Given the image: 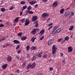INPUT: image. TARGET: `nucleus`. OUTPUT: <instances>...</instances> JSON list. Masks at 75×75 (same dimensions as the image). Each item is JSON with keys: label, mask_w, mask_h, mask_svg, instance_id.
I'll return each mask as SVG.
<instances>
[{"label": "nucleus", "mask_w": 75, "mask_h": 75, "mask_svg": "<svg viewBox=\"0 0 75 75\" xmlns=\"http://www.w3.org/2000/svg\"><path fill=\"white\" fill-rule=\"evenodd\" d=\"M56 46L55 45H54L52 47V54L53 55L55 54V52H56L57 50V48L55 47Z\"/></svg>", "instance_id": "1"}, {"label": "nucleus", "mask_w": 75, "mask_h": 75, "mask_svg": "<svg viewBox=\"0 0 75 75\" xmlns=\"http://www.w3.org/2000/svg\"><path fill=\"white\" fill-rule=\"evenodd\" d=\"M49 14L46 13H44L42 14V17L43 18H45V17H49Z\"/></svg>", "instance_id": "2"}, {"label": "nucleus", "mask_w": 75, "mask_h": 75, "mask_svg": "<svg viewBox=\"0 0 75 75\" xmlns=\"http://www.w3.org/2000/svg\"><path fill=\"white\" fill-rule=\"evenodd\" d=\"M38 18V17L36 16H34L32 18V20L33 22H34L35 21H36Z\"/></svg>", "instance_id": "3"}, {"label": "nucleus", "mask_w": 75, "mask_h": 75, "mask_svg": "<svg viewBox=\"0 0 75 75\" xmlns=\"http://www.w3.org/2000/svg\"><path fill=\"white\" fill-rule=\"evenodd\" d=\"M53 7H56L58 6V2L57 1H55L53 4Z\"/></svg>", "instance_id": "4"}, {"label": "nucleus", "mask_w": 75, "mask_h": 75, "mask_svg": "<svg viewBox=\"0 0 75 75\" xmlns=\"http://www.w3.org/2000/svg\"><path fill=\"white\" fill-rule=\"evenodd\" d=\"M74 15V13L73 12H71L70 13H69L68 15V16L69 18H70L71 17H72Z\"/></svg>", "instance_id": "5"}, {"label": "nucleus", "mask_w": 75, "mask_h": 75, "mask_svg": "<svg viewBox=\"0 0 75 75\" xmlns=\"http://www.w3.org/2000/svg\"><path fill=\"white\" fill-rule=\"evenodd\" d=\"M37 30L38 31L39 29L37 28L34 29L33 31H32V34H35V33L37 32Z\"/></svg>", "instance_id": "6"}, {"label": "nucleus", "mask_w": 75, "mask_h": 75, "mask_svg": "<svg viewBox=\"0 0 75 75\" xmlns=\"http://www.w3.org/2000/svg\"><path fill=\"white\" fill-rule=\"evenodd\" d=\"M12 59V57L11 56H8L7 57V61L8 62H10Z\"/></svg>", "instance_id": "7"}, {"label": "nucleus", "mask_w": 75, "mask_h": 75, "mask_svg": "<svg viewBox=\"0 0 75 75\" xmlns=\"http://www.w3.org/2000/svg\"><path fill=\"white\" fill-rule=\"evenodd\" d=\"M72 50H73V48L72 47L70 46L68 47V51L69 52H71L72 51Z\"/></svg>", "instance_id": "8"}, {"label": "nucleus", "mask_w": 75, "mask_h": 75, "mask_svg": "<svg viewBox=\"0 0 75 75\" xmlns=\"http://www.w3.org/2000/svg\"><path fill=\"white\" fill-rule=\"evenodd\" d=\"M26 12H27L26 13V14H28V13H29V14H33L34 13H33V12L32 11H31L30 10H27L26 11Z\"/></svg>", "instance_id": "9"}, {"label": "nucleus", "mask_w": 75, "mask_h": 75, "mask_svg": "<svg viewBox=\"0 0 75 75\" xmlns=\"http://www.w3.org/2000/svg\"><path fill=\"white\" fill-rule=\"evenodd\" d=\"M37 57V54L33 56L31 59L32 61H35Z\"/></svg>", "instance_id": "10"}, {"label": "nucleus", "mask_w": 75, "mask_h": 75, "mask_svg": "<svg viewBox=\"0 0 75 75\" xmlns=\"http://www.w3.org/2000/svg\"><path fill=\"white\" fill-rule=\"evenodd\" d=\"M35 65H36V64H35V62L33 63L32 64H31V68L32 69L35 68Z\"/></svg>", "instance_id": "11"}, {"label": "nucleus", "mask_w": 75, "mask_h": 75, "mask_svg": "<svg viewBox=\"0 0 75 75\" xmlns=\"http://www.w3.org/2000/svg\"><path fill=\"white\" fill-rule=\"evenodd\" d=\"M30 23V21L26 19L25 24V25H27Z\"/></svg>", "instance_id": "12"}, {"label": "nucleus", "mask_w": 75, "mask_h": 75, "mask_svg": "<svg viewBox=\"0 0 75 75\" xmlns=\"http://www.w3.org/2000/svg\"><path fill=\"white\" fill-rule=\"evenodd\" d=\"M7 66H8V64H4L2 67V69H6V68H7Z\"/></svg>", "instance_id": "13"}, {"label": "nucleus", "mask_w": 75, "mask_h": 75, "mask_svg": "<svg viewBox=\"0 0 75 75\" xmlns=\"http://www.w3.org/2000/svg\"><path fill=\"white\" fill-rule=\"evenodd\" d=\"M42 53L41 52L38 54L37 57H38V58H41V57H42Z\"/></svg>", "instance_id": "14"}, {"label": "nucleus", "mask_w": 75, "mask_h": 75, "mask_svg": "<svg viewBox=\"0 0 75 75\" xmlns=\"http://www.w3.org/2000/svg\"><path fill=\"white\" fill-rule=\"evenodd\" d=\"M37 3V1H34L29 2V4L31 5H33L35 3Z\"/></svg>", "instance_id": "15"}, {"label": "nucleus", "mask_w": 75, "mask_h": 75, "mask_svg": "<svg viewBox=\"0 0 75 75\" xmlns=\"http://www.w3.org/2000/svg\"><path fill=\"white\" fill-rule=\"evenodd\" d=\"M65 11V9L64 8H62L60 10V13L61 14H63V13Z\"/></svg>", "instance_id": "16"}, {"label": "nucleus", "mask_w": 75, "mask_h": 75, "mask_svg": "<svg viewBox=\"0 0 75 75\" xmlns=\"http://www.w3.org/2000/svg\"><path fill=\"white\" fill-rule=\"evenodd\" d=\"M14 44H19L20 43V41L18 40H15L13 41Z\"/></svg>", "instance_id": "17"}, {"label": "nucleus", "mask_w": 75, "mask_h": 75, "mask_svg": "<svg viewBox=\"0 0 75 75\" xmlns=\"http://www.w3.org/2000/svg\"><path fill=\"white\" fill-rule=\"evenodd\" d=\"M52 42V40L51 39L48 42L47 44L49 45H50Z\"/></svg>", "instance_id": "18"}, {"label": "nucleus", "mask_w": 75, "mask_h": 75, "mask_svg": "<svg viewBox=\"0 0 75 75\" xmlns=\"http://www.w3.org/2000/svg\"><path fill=\"white\" fill-rule=\"evenodd\" d=\"M27 38V37L24 36L22 37L21 38V39L22 41H24Z\"/></svg>", "instance_id": "19"}, {"label": "nucleus", "mask_w": 75, "mask_h": 75, "mask_svg": "<svg viewBox=\"0 0 75 75\" xmlns=\"http://www.w3.org/2000/svg\"><path fill=\"white\" fill-rule=\"evenodd\" d=\"M69 11L66 12L65 14V17H67L68 16V15H69Z\"/></svg>", "instance_id": "20"}, {"label": "nucleus", "mask_w": 75, "mask_h": 75, "mask_svg": "<svg viewBox=\"0 0 75 75\" xmlns=\"http://www.w3.org/2000/svg\"><path fill=\"white\" fill-rule=\"evenodd\" d=\"M35 27H38V21H35Z\"/></svg>", "instance_id": "21"}, {"label": "nucleus", "mask_w": 75, "mask_h": 75, "mask_svg": "<svg viewBox=\"0 0 75 75\" xmlns=\"http://www.w3.org/2000/svg\"><path fill=\"white\" fill-rule=\"evenodd\" d=\"M22 34L23 33H22V32H20V33H18L17 34V35L20 37H21V36H22Z\"/></svg>", "instance_id": "22"}, {"label": "nucleus", "mask_w": 75, "mask_h": 75, "mask_svg": "<svg viewBox=\"0 0 75 75\" xmlns=\"http://www.w3.org/2000/svg\"><path fill=\"white\" fill-rule=\"evenodd\" d=\"M47 57V55L45 54H44L42 56V58H46Z\"/></svg>", "instance_id": "23"}, {"label": "nucleus", "mask_w": 75, "mask_h": 75, "mask_svg": "<svg viewBox=\"0 0 75 75\" xmlns=\"http://www.w3.org/2000/svg\"><path fill=\"white\" fill-rule=\"evenodd\" d=\"M20 4H21L22 5H24V4H25V1H21L20 2Z\"/></svg>", "instance_id": "24"}, {"label": "nucleus", "mask_w": 75, "mask_h": 75, "mask_svg": "<svg viewBox=\"0 0 75 75\" xmlns=\"http://www.w3.org/2000/svg\"><path fill=\"white\" fill-rule=\"evenodd\" d=\"M73 28H74V26L72 25L69 28V30L70 31H72V30H73Z\"/></svg>", "instance_id": "25"}, {"label": "nucleus", "mask_w": 75, "mask_h": 75, "mask_svg": "<svg viewBox=\"0 0 75 75\" xmlns=\"http://www.w3.org/2000/svg\"><path fill=\"white\" fill-rule=\"evenodd\" d=\"M6 11V9L4 8H2L1 9V11L2 12H4Z\"/></svg>", "instance_id": "26"}, {"label": "nucleus", "mask_w": 75, "mask_h": 75, "mask_svg": "<svg viewBox=\"0 0 75 75\" xmlns=\"http://www.w3.org/2000/svg\"><path fill=\"white\" fill-rule=\"evenodd\" d=\"M19 20V19L18 18H16L15 20L14 21V22L17 23V22H18Z\"/></svg>", "instance_id": "27"}, {"label": "nucleus", "mask_w": 75, "mask_h": 75, "mask_svg": "<svg viewBox=\"0 0 75 75\" xmlns=\"http://www.w3.org/2000/svg\"><path fill=\"white\" fill-rule=\"evenodd\" d=\"M36 39V38H32L31 40L30 41H32L33 42H34V40Z\"/></svg>", "instance_id": "28"}, {"label": "nucleus", "mask_w": 75, "mask_h": 75, "mask_svg": "<svg viewBox=\"0 0 75 75\" xmlns=\"http://www.w3.org/2000/svg\"><path fill=\"white\" fill-rule=\"evenodd\" d=\"M30 68H31V64H29V65H27V68L28 69Z\"/></svg>", "instance_id": "29"}, {"label": "nucleus", "mask_w": 75, "mask_h": 75, "mask_svg": "<svg viewBox=\"0 0 75 75\" xmlns=\"http://www.w3.org/2000/svg\"><path fill=\"white\" fill-rule=\"evenodd\" d=\"M57 30L56 32L57 33H59V32H60V31H61V28H59L58 29H57V30Z\"/></svg>", "instance_id": "30"}, {"label": "nucleus", "mask_w": 75, "mask_h": 75, "mask_svg": "<svg viewBox=\"0 0 75 75\" xmlns=\"http://www.w3.org/2000/svg\"><path fill=\"white\" fill-rule=\"evenodd\" d=\"M31 49L32 50H34L36 49V47L34 46H32L31 47Z\"/></svg>", "instance_id": "31"}, {"label": "nucleus", "mask_w": 75, "mask_h": 75, "mask_svg": "<svg viewBox=\"0 0 75 75\" xmlns=\"http://www.w3.org/2000/svg\"><path fill=\"white\" fill-rule=\"evenodd\" d=\"M58 26H56L54 27V30H57V29H58Z\"/></svg>", "instance_id": "32"}, {"label": "nucleus", "mask_w": 75, "mask_h": 75, "mask_svg": "<svg viewBox=\"0 0 75 75\" xmlns=\"http://www.w3.org/2000/svg\"><path fill=\"white\" fill-rule=\"evenodd\" d=\"M57 33V30H53L52 32V34H55V33Z\"/></svg>", "instance_id": "33"}, {"label": "nucleus", "mask_w": 75, "mask_h": 75, "mask_svg": "<svg viewBox=\"0 0 75 75\" xmlns=\"http://www.w3.org/2000/svg\"><path fill=\"white\" fill-rule=\"evenodd\" d=\"M27 7V6L25 5V6H23V10H25L26 8Z\"/></svg>", "instance_id": "34"}, {"label": "nucleus", "mask_w": 75, "mask_h": 75, "mask_svg": "<svg viewBox=\"0 0 75 75\" xmlns=\"http://www.w3.org/2000/svg\"><path fill=\"white\" fill-rule=\"evenodd\" d=\"M44 30L42 29L41 30V31H40V33H41V34H42L41 35H42V33H43L44 32Z\"/></svg>", "instance_id": "35"}, {"label": "nucleus", "mask_w": 75, "mask_h": 75, "mask_svg": "<svg viewBox=\"0 0 75 75\" xmlns=\"http://www.w3.org/2000/svg\"><path fill=\"white\" fill-rule=\"evenodd\" d=\"M64 39L66 41H67L69 40V37L68 36H67Z\"/></svg>", "instance_id": "36"}, {"label": "nucleus", "mask_w": 75, "mask_h": 75, "mask_svg": "<svg viewBox=\"0 0 75 75\" xmlns=\"http://www.w3.org/2000/svg\"><path fill=\"white\" fill-rule=\"evenodd\" d=\"M26 51H29V50L30 49V46H28L26 47Z\"/></svg>", "instance_id": "37"}, {"label": "nucleus", "mask_w": 75, "mask_h": 75, "mask_svg": "<svg viewBox=\"0 0 75 75\" xmlns=\"http://www.w3.org/2000/svg\"><path fill=\"white\" fill-rule=\"evenodd\" d=\"M20 70H19V69H16V71L15 72L16 73H18V74H19L20 73Z\"/></svg>", "instance_id": "38"}, {"label": "nucleus", "mask_w": 75, "mask_h": 75, "mask_svg": "<svg viewBox=\"0 0 75 75\" xmlns=\"http://www.w3.org/2000/svg\"><path fill=\"white\" fill-rule=\"evenodd\" d=\"M27 9L28 10H30L31 9V6H29L28 8H27Z\"/></svg>", "instance_id": "39"}, {"label": "nucleus", "mask_w": 75, "mask_h": 75, "mask_svg": "<svg viewBox=\"0 0 75 75\" xmlns=\"http://www.w3.org/2000/svg\"><path fill=\"white\" fill-rule=\"evenodd\" d=\"M62 40V38H61L60 39H59L58 40V42H61V41Z\"/></svg>", "instance_id": "40"}, {"label": "nucleus", "mask_w": 75, "mask_h": 75, "mask_svg": "<svg viewBox=\"0 0 75 75\" xmlns=\"http://www.w3.org/2000/svg\"><path fill=\"white\" fill-rule=\"evenodd\" d=\"M25 67V63H24L22 64L23 68H24Z\"/></svg>", "instance_id": "41"}, {"label": "nucleus", "mask_w": 75, "mask_h": 75, "mask_svg": "<svg viewBox=\"0 0 75 75\" xmlns=\"http://www.w3.org/2000/svg\"><path fill=\"white\" fill-rule=\"evenodd\" d=\"M52 24H53V23L52 22L48 25V26L50 27L51 25H52Z\"/></svg>", "instance_id": "42"}, {"label": "nucleus", "mask_w": 75, "mask_h": 75, "mask_svg": "<svg viewBox=\"0 0 75 75\" xmlns=\"http://www.w3.org/2000/svg\"><path fill=\"white\" fill-rule=\"evenodd\" d=\"M20 45H17L16 46V50H17L18 49V48H20Z\"/></svg>", "instance_id": "43"}, {"label": "nucleus", "mask_w": 75, "mask_h": 75, "mask_svg": "<svg viewBox=\"0 0 75 75\" xmlns=\"http://www.w3.org/2000/svg\"><path fill=\"white\" fill-rule=\"evenodd\" d=\"M4 26V25L3 24H0V27H3Z\"/></svg>", "instance_id": "44"}, {"label": "nucleus", "mask_w": 75, "mask_h": 75, "mask_svg": "<svg viewBox=\"0 0 75 75\" xmlns=\"http://www.w3.org/2000/svg\"><path fill=\"white\" fill-rule=\"evenodd\" d=\"M5 39H6V37H3V38L1 40V41H4V40Z\"/></svg>", "instance_id": "45"}, {"label": "nucleus", "mask_w": 75, "mask_h": 75, "mask_svg": "<svg viewBox=\"0 0 75 75\" xmlns=\"http://www.w3.org/2000/svg\"><path fill=\"white\" fill-rule=\"evenodd\" d=\"M26 19L25 18H24L23 19L21 20V21L23 22H24L25 21Z\"/></svg>", "instance_id": "46"}, {"label": "nucleus", "mask_w": 75, "mask_h": 75, "mask_svg": "<svg viewBox=\"0 0 75 75\" xmlns=\"http://www.w3.org/2000/svg\"><path fill=\"white\" fill-rule=\"evenodd\" d=\"M13 8H14V7L13 6H11V7L9 8V10H12L13 9Z\"/></svg>", "instance_id": "47"}, {"label": "nucleus", "mask_w": 75, "mask_h": 75, "mask_svg": "<svg viewBox=\"0 0 75 75\" xmlns=\"http://www.w3.org/2000/svg\"><path fill=\"white\" fill-rule=\"evenodd\" d=\"M43 2H44V3H46V2H47L48 1V0H42Z\"/></svg>", "instance_id": "48"}, {"label": "nucleus", "mask_w": 75, "mask_h": 75, "mask_svg": "<svg viewBox=\"0 0 75 75\" xmlns=\"http://www.w3.org/2000/svg\"><path fill=\"white\" fill-rule=\"evenodd\" d=\"M21 52V50H19L18 51L17 53V54H20V52Z\"/></svg>", "instance_id": "49"}, {"label": "nucleus", "mask_w": 75, "mask_h": 75, "mask_svg": "<svg viewBox=\"0 0 75 75\" xmlns=\"http://www.w3.org/2000/svg\"><path fill=\"white\" fill-rule=\"evenodd\" d=\"M38 4H36L35 6V8H37L38 7Z\"/></svg>", "instance_id": "50"}, {"label": "nucleus", "mask_w": 75, "mask_h": 75, "mask_svg": "<svg viewBox=\"0 0 75 75\" xmlns=\"http://www.w3.org/2000/svg\"><path fill=\"white\" fill-rule=\"evenodd\" d=\"M30 54H27V58H30Z\"/></svg>", "instance_id": "51"}, {"label": "nucleus", "mask_w": 75, "mask_h": 75, "mask_svg": "<svg viewBox=\"0 0 75 75\" xmlns=\"http://www.w3.org/2000/svg\"><path fill=\"white\" fill-rule=\"evenodd\" d=\"M44 36H43L42 37H41L40 39V40H42L44 38Z\"/></svg>", "instance_id": "52"}, {"label": "nucleus", "mask_w": 75, "mask_h": 75, "mask_svg": "<svg viewBox=\"0 0 75 75\" xmlns=\"http://www.w3.org/2000/svg\"><path fill=\"white\" fill-rule=\"evenodd\" d=\"M50 71H52V70H53V68L52 67L50 68Z\"/></svg>", "instance_id": "53"}, {"label": "nucleus", "mask_w": 75, "mask_h": 75, "mask_svg": "<svg viewBox=\"0 0 75 75\" xmlns=\"http://www.w3.org/2000/svg\"><path fill=\"white\" fill-rule=\"evenodd\" d=\"M60 55L62 57H63V55H64V54H63V53H61Z\"/></svg>", "instance_id": "54"}, {"label": "nucleus", "mask_w": 75, "mask_h": 75, "mask_svg": "<svg viewBox=\"0 0 75 75\" xmlns=\"http://www.w3.org/2000/svg\"><path fill=\"white\" fill-rule=\"evenodd\" d=\"M16 58L18 59H20V57H18V56H16Z\"/></svg>", "instance_id": "55"}, {"label": "nucleus", "mask_w": 75, "mask_h": 75, "mask_svg": "<svg viewBox=\"0 0 75 75\" xmlns=\"http://www.w3.org/2000/svg\"><path fill=\"white\" fill-rule=\"evenodd\" d=\"M73 22H74L73 21H71L69 22V23H70V24H71V23H72Z\"/></svg>", "instance_id": "56"}, {"label": "nucleus", "mask_w": 75, "mask_h": 75, "mask_svg": "<svg viewBox=\"0 0 75 75\" xmlns=\"http://www.w3.org/2000/svg\"><path fill=\"white\" fill-rule=\"evenodd\" d=\"M2 47H3V48H4V47H6V46L5 45H3Z\"/></svg>", "instance_id": "57"}, {"label": "nucleus", "mask_w": 75, "mask_h": 75, "mask_svg": "<svg viewBox=\"0 0 75 75\" xmlns=\"http://www.w3.org/2000/svg\"><path fill=\"white\" fill-rule=\"evenodd\" d=\"M22 14H23V12L22 11L21 12L20 15V16H21L22 15Z\"/></svg>", "instance_id": "58"}, {"label": "nucleus", "mask_w": 75, "mask_h": 75, "mask_svg": "<svg viewBox=\"0 0 75 75\" xmlns=\"http://www.w3.org/2000/svg\"><path fill=\"white\" fill-rule=\"evenodd\" d=\"M65 40H64L62 42V43H64V42H65Z\"/></svg>", "instance_id": "59"}, {"label": "nucleus", "mask_w": 75, "mask_h": 75, "mask_svg": "<svg viewBox=\"0 0 75 75\" xmlns=\"http://www.w3.org/2000/svg\"><path fill=\"white\" fill-rule=\"evenodd\" d=\"M2 21H3L0 19V22H2Z\"/></svg>", "instance_id": "60"}, {"label": "nucleus", "mask_w": 75, "mask_h": 75, "mask_svg": "<svg viewBox=\"0 0 75 75\" xmlns=\"http://www.w3.org/2000/svg\"><path fill=\"white\" fill-rule=\"evenodd\" d=\"M50 19H51L50 18H49L48 19V20L49 21H50Z\"/></svg>", "instance_id": "61"}, {"label": "nucleus", "mask_w": 75, "mask_h": 75, "mask_svg": "<svg viewBox=\"0 0 75 75\" xmlns=\"http://www.w3.org/2000/svg\"><path fill=\"white\" fill-rule=\"evenodd\" d=\"M69 8H67L66 9V10H68V9H69Z\"/></svg>", "instance_id": "62"}, {"label": "nucleus", "mask_w": 75, "mask_h": 75, "mask_svg": "<svg viewBox=\"0 0 75 75\" xmlns=\"http://www.w3.org/2000/svg\"><path fill=\"white\" fill-rule=\"evenodd\" d=\"M50 28V29H51V28H52V26H51Z\"/></svg>", "instance_id": "63"}, {"label": "nucleus", "mask_w": 75, "mask_h": 75, "mask_svg": "<svg viewBox=\"0 0 75 75\" xmlns=\"http://www.w3.org/2000/svg\"><path fill=\"white\" fill-rule=\"evenodd\" d=\"M50 28V29H51V28H52V26H51Z\"/></svg>", "instance_id": "64"}]
</instances>
